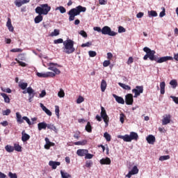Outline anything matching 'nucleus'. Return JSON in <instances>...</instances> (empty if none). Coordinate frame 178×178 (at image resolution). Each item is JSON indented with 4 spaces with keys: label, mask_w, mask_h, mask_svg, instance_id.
Wrapping results in <instances>:
<instances>
[{
    "label": "nucleus",
    "mask_w": 178,
    "mask_h": 178,
    "mask_svg": "<svg viewBox=\"0 0 178 178\" xmlns=\"http://www.w3.org/2000/svg\"><path fill=\"white\" fill-rule=\"evenodd\" d=\"M144 52L146 53L147 56L149 57V59L151 60H155L157 63H163V62H168V60H173V58L172 56H163L159 58H157L155 56V51L151 50L149 47H144L143 48Z\"/></svg>",
    "instance_id": "1"
},
{
    "label": "nucleus",
    "mask_w": 178,
    "mask_h": 178,
    "mask_svg": "<svg viewBox=\"0 0 178 178\" xmlns=\"http://www.w3.org/2000/svg\"><path fill=\"white\" fill-rule=\"evenodd\" d=\"M51 10V6H49L48 4H41L40 6H38L35 11V13H38V16L35 17V23L38 24L41 23V21L43 20L44 17L42 15H47L49 13Z\"/></svg>",
    "instance_id": "2"
},
{
    "label": "nucleus",
    "mask_w": 178,
    "mask_h": 178,
    "mask_svg": "<svg viewBox=\"0 0 178 178\" xmlns=\"http://www.w3.org/2000/svg\"><path fill=\"white\" fill-rule=\"evenodd\" d=\"M87 10V8L83 7L81 6H78L75 8L71 9L67 14L69 15V21L70 22H73L74 20V17L76 16H79L81 12H86Z\"/></svg>",
    "instance_id": "3"
},
{
    "label": "nucleus",
    "mask_w": 178,
    "mask_h": 178,
    "mask_svg": "<svg viewBox=\"0 0 178 178\" xmlns=\"http://www.w3.org/2000/svg\"><path fill=\"white\" fill-rule=\"evenodd\" d=\"M64 47H63V52L67 54L68 55L70 54H73L76 49L74 48V41L68 39L63 42Z\"/></svg>",
    "instance_id": "4"
},
{
    "label": "nucleus",
    "mask_w": 178,
    "mask_h": 178,
    "mask_svg": "<svg viewBox=\"0 0 178 178\" xmlns=\"http://www.w3.org/2000/svg\"><path fill=\"white\" fill-rule=\"evenodd\" d=\"M118 138H121L125 143H131L133 140L137 141L138 140V134L136 132L131 131L130 134H125L124 136L119 135Z\"/></svg>",
    "instance_id": "5"
},
{
    "label": "nucleus",
    "mask_w": 178,
    "mask_h": 178,
    "mask_svg": "<svg viewBox=\"0 0 178 178\" xmlns=\"http://www.w3.org/2000/svg\"><path fill=\"white\" fill-rule=\"evenodd\" d=\"M102 34L104 35H110V37H115L118 33L112 31L111 27L105 26L102 29Z\"/></svg>",
    "instance_id": "6"
},
{
    "label": "nucleus",
    "mask_w": 178,
    "mask_h": 178,
    "mask_svg": "<svg viewBox=\"0 0 178 178\" xmlns=\"http://www.w3.org/2000/svg\"><path fill=\"white\" fill-rule=\"evenodd\" d=\"M101 118H102L104 123H105V127H108V124L109 123V116H108V114H106V110H105V108L103 106L101 107Z\"/></svg>",
    "instance_id": "7"
},
{
    "label": "nucleus",
    "mask_w": 178,
    "mask_h": 178,
    "mask_svg": "<svg viewBox=\"0 0 178 178\" xmlns=\"http://www.w3.org/2000/svg\"><path fill=\"white\" fill-rule=\"evenodd\" d=\"M16 116H17V122L20 124H22V123L24 122V120H26V123H28L29 126H31V121H30V119H29V118L24 116L22 118V115H20V113L19 112L16 113Z\"/></svg>",
    "instance_id": "8"
},
{
    "label": "nucleus",
    "mask_w": 178,
    "mask_h": 178,
    "mask_svg": "<svg viewBox=\"0 0 178 178\" xmlns=\"http://www.w3.org/2000/svg\"><path fill=\"white\" fill-rule=\"evenodd\" d=\"M132 92L134 94V98H137V97H140V95L144 92V87L143 86H137L135 89L132 90Z\"/></svg>",
    "instance_id": "9"
},
{
    "label": "nucleus",
    "mask_w": 178,
    "mask_h": 178,
    "mask_svg": "<svg viewBox=\"0 0 178 178\" xmlns=\"http://www.w3.org/2000/svg\"><path fill=\"white\" fill-rule=\"evenodd\" d=\"M133 102H134V99H133V95L131 93L127 94L125 96V104L127 105H133Z\"/></svg>",
    "instance_id": "10"
},
{
    "label": "nucleus",
    "mask_w": 178,
    "mask_h": 178,
    "mask_svg": "<svg viewBox=\"0 0 178 178\" xmlns=\"http://www.w3.org/2000/svg\"><path fill=\"white\" fill-rule=\"evenodd\" d=\"M27 92L29 94V102H32L33 98H34V95H35L34 89H33L32 87H29V88H27Z\"/></svg>",
    "instance_id": "11"
},
{
    "label": "nucleus",
    "mask_w": 178,
    "mask_h": 178,
    "mask_svg": "<svg viewBox=\"0 0 178 178\" xmlns=\"http://www.w3.org/2000/svg\"><path fill=\"white\" fill-rule=\"evenodd\" d=\"M138 168L136 165L134 166L132 170L129 172V173L126 175V177L131 178L133 175H137L138 173Z\"/></svg>",
    "instance_id": "12"
},
{
    "label": "nucleus",
    "mask_w": 178,
    "mask_h": 178,
    "mask_svg": "<svg viewBox=\"0 0 178 178\" xmlns=\"http://www.w3.org/2000/svg\"><path fill=\"white\" fill-rule=\"evenodd\" d=\"M88 154V149H79L76 151V154L78 156H86Z\"/></svg>",
    "instance_id": "13"
},
{
    "label": "nucleus",
    "mask_w": 178,
    "mask_h": 178,
    "mask_svg": "<svg viewBox=\"0 0 178 178\" xmlns=\"http://www.w3.org/2000/svg\"><path fill=\"white\" fill-rule=\"evenodd\" d=\"M46 145H44L45 149H49L51 147H55V143L49 141V138H45Z\"/></svg>",
    "instance_id": "14"
},
{
    "label": "nucleus",
    "mask_w": 178,
    "mask_h": 178,
    "mask_svg": "<svg viewBox=\"0 0 178 178\" xmlns=\"http://www.w3.org/2000/svg\"><path fill=\"white\" fill-rule=\"evenodd\" d=\"M111 162L109 157L103 158L99 161L101 165H111Z\"/></svg>",
    "instance_id": "15"
},
{
    "label": "nucleus",
    "mask_w": 178,
    "mask_h": 178,
    "mask_svg": "<svg viewBox=\"0 0 178 178\" xmlns=\"http://www.w3.org/2000/svg\"><path fill=\"white\" fill-rule=\"evenodd\" d=\"M113 98H115L116 102L118 104H121L122 105H124V99L122 97H119L116 95L115 94L113 95Z\"/></svg>",
    "instance_id": "16"
},
{
    "label": "nucleus",
    "mask_w": 178,
    "mask_h": 178,
    "mask_svg": "<svg viewBox=\"0 0 178 178\" xmlns=\"http://www.w3.org/2000/svg\"><path fill=\"white\" fill-rule=\"evenodd\" d=\"M49 166H51L52 169H56V168H58V166L60 165V162L50 161L49 162Z\"/></svg>",
    "instance_id": "17"
},
{
    "label": "nucleus",
    "mask_w": 178,
    "mask_h": 178,
    "mask_svg": "<svg viewBox=\"0 0 178 178\" xmlns=\"http://www.w3.org/2000/svg\"><path fill=\"white\" fill-rule=\"evenodd\" d=\"M47 127V124L45 122H40L38 124V130H46Z\"/></svg>",
    "instance_id": "18"
},
{
    "label": "nucleus",
    "mask_w": 178,
    "mask_h": 178,
    "mask_svg": "<svg viewBox=\"0 0 178 178\" xmlns=\"http://www.w3.org/2000/svg\"><path fill=\"white\" fill-rule=\"evenodd\" d=\"M40 108L45 112L46 114L48 115V116H52V112L49 111L45 106L42 104V103H40Z\"/></svg>",
    "instance_id": "19"
},
{
    "label": "nucleus",
    "mask_w": 178,
    "mask_h": 178,
    "mask_svg": "<svg viewBox=\"0 0 178 178\" xmlns=\"http://www.w3.org/2000/svg\"><path fill=\"white\" fill-rule=\"evenodd\" d=\"M22 141H23V143H26V141H29V140H30V135L26 134L24 131L22 132Z\"/></svg>",
    "instance_id": "20"
},
{
    "label": "nucleus",
    "mask_w": 178,
    "mask_h": 178,
    "mask_svg": "<svg viewBox=\"0 0 178 178\" xmlns=\"http://www.w3.org/2000/svg\"><path fill=\"white\" fill-rule=\"evenodd\" d=\"M170 123V115H166L165 117L162 120V124L166 125Z\"/></svg>",
    "instance_id": "21"
},
{
    "label": "nucleus",
    "mask_w": 178,
    "mask_h": 178,
    "mask_svg": "<svg viewBox=\"0 0 178 178\" xmlns=\"http://www.w3.org/2000/svg\"><path fill=\"white\" fill-rule=\"evenodd\" d=\"M146 140L148 143V144H154L155 143V136L153 135H149L147 138Z\"/></svg>",
    "instance_id": "22"
},
{
    "label": "nucleus",
    "mask_w": 178,
    "mask_h": 178,
    "mask_svg": "<svg viewBox=\"0 0 178 178\" xmlns=\"http://www.w3.org/2000/svg\"><path fill=\"white\" fill-rule=\"evenodd\" d=\"M6 26H7L9 31H13L14 28H13V26H12V19H10V17L8 18Z\"/></svg>",
    "instance_id": "23"
},
{
    "label": "nucleus",
    "mask_w": 178,
    "mask_h": 178,
    "mask_svg": "<svg viewBox=\"0 0 178 178\" xmlns=\"http://www.w3.org/2000/svg\"><path fill=\"white\" fill-rule=\"evenodd\" d=\"M106 86H107L106 81L104 79H102L101 82V86H100L101 90L102 92H105V90H106Z\"/></svg>",
    "instance_id": "24"
},
{
    "label": "nucleus",
    "mask_w": 178,
    "mask_h": 178,
    "mask_svg": "<svg viewBox=\"0 0 178 178\" xmlns=\"http://www.w3.org/2000/svg\"><path fill=\"white\" fill-rule=\"evenodd\" d=\"M1 97H3L4 102L6 104H10V99L9 98V96L6 93H1Z\"/></svg>",
    "instance_id": "25"
},
{
    "label": "nucleus",
    "mask_w": 178,
    "mask_h": 178,
    "mask_svg": "<svg viewBox=\"0 0 178 178\" xmlns=\"http://www.w3.org/2000/svg\"><path fill=\"white\" fill-rule=\"evenodd\" d=\"M165 87H166V83L165 81L160 83L161 94L163 95L165 94Z\"/></svg>",
    "instance_id": "26"
},
{
    "label": "nucleus",
    "mask_w": 178,
    "mask_h": 178,
    "mask_svg": "<svg viewBox=\"0 0 178 178\" xmlns=\"http://www.w3.org/2000/svg\"><path fill=\"white\" fill-rule=\"evenodd\" d=\"M5 149L7 152H13L15 151L14 146H12L10 145H7L5 146Z\"/></svg>",
    "instance_id": "27"
},
{
    "label": "nucleus",
    "mask_w": 178,
    "mask_h": 178,
    "mask_svg": "<svg viewBox=\"0 0 178 178\" xmlns=\"http://www.w3.org/2000/svg\"><path fill=\"white\" fill-rule=\"evenodd\" d=\"M85 130H86L88 131V133L92 132V127L91 126V123L90 122H87V124L85 127Z\"/></svg>",
    "instance_id": "28"
},
{
    "label": "nucleus",
    "mask_w": 178,
    "mask_h": 178,
    "mask_svg": "<svg viewBox=\"0 0 178 178\" xmlns=\"http://www.w3.org/2000/svg\"><path fill=\"white\" fill-rule=\"evenodd\" d=\"M118 84L120 87H122V88H123L124 90H127L128 91H130V90H131V87L129 86V85H126L122 83H118Z\"/></svg>",
    "instance_id": "29"
},
{
    "label": "nucleus",
    "mask_w": 178,
    "mask_h": 178,
    "mask_svg": "<svg viewBox=\"0 0 178 178\" xmlns=\"http://www.w3.org/2000/svg\"><path fill=\"white\" fill-rule=\"evenodd\" d=\"M14 150L17 152H22V146L19 143H14Z\"/></svg>",
    "instance_id": "30"
},
{
    "label": "nucleus",
    "mask_w": 178,
    "mask_h": 178,
    "mask_svg": "<svg viewBox=\"0 0 178 178\" xmlns=\"http://www.w3.org/2000/svg\"><path fill=\"white\" fill-rule=\"evenodd\" d=\"M87 140H83L82 141H78L74 143V145H86Z\"/></svg>",
    "instance_id": "31"
},
{
    "label": "nucleus",
    "mask_w": 178,
    "mask_h": 178,
    "mask_svg": "<svg viewBox=\"0 0 178 178\" xmlns=\"http://www.w3.org/2000/svg\"><path fill=\"white\" fill-rule=\"evenodd\" d=\"M170 85L172 86V88H176V87H177V81H176V79L171 80Z\"/></svg>",
    "instance_id": "32"
},
{
    "label": "nucleus",
    "mask_w": 178,
    "mask_h": 178,
    "mask_svg": "<svg viewBox=\"0 0 178 178\" xmlns=\"http://www.w3.org/2000/svg\"><path fill=\"white\" fill-rule=\"evenodd\" d=\"M28 86H29V83H21L19 84V87L21 90H26Z\"/></svg>",
    "instance_id": "33"
},
{
    "label": "nucleus",
    "mask_w": 178,
    "mask_h": 178,
    "mask_svg": "<svg viewBox=\"0 0 178 178\" xmlns=\"http://www.w3.org/2000/svg\"><path fill=\"white\" fill-rule=\"evenodd\" d=\"M56 10H60V13H66V8L62 6L57 7Z\"/></svg>",
    "instance_id": "34"
},
{
    "label": "nucleus",
    "mask_w": 178,
    "mask_h": 178,
    "mask_svg": "<svg viewBox=\"0 0 178 178\" xmlns=\"http://www.w3.org/2000/svg\"><path fill=\"white\" fill-rule=\"evenodd\" d=\"M47 129L49 130H53V131H55L56 133V127L54 126L52 124H47Z\"/></svg>",
    "instance_id": "35"
},
{
    "label": "nucleus",
    "mask_w": 178,
    "mask_h": 178,
    "mask_svg": "<svg viewBox=\"0 0 178 178\" xmlns=\"http://www.w3.org/2000/svg\"><path fill=\"white\" fill-rule=\"evenodd\" d=\"M60 175L63 178H69L72 177V175H69L67 172H64L63 171H60Z\"/></svg>",
    "instance_id": "36"
},
{
    "label": "nucleus",
    "mask_w": 178,
    "mask_h": 178,
    "mask_svg": "<svg viewBox=\"0 0 178 178\" xmlns=\"http://www.w3.org/2000/svg\"><path fill=\"white\" fill-rule=\"evenodd\" d=\"M168 159H170V156L166 155V156H161L159 157V161H168Z\"/></svg>",
    "instance_id": "37"
},
{
    "label": "nucleus",
    "mask_w": 178,
    "mask_h": 178,
    "mask_svg": "<svg viewBox=\"0 0 178 178\" xmlns=\"http://www.w3.org/2000/svg\"><path fill=\"white\" fill-rule=\"evenodd\" d=\"M58 64H55L54 63H49V70H52V72H54V70H55V69H56V67H55L54 66H57Z\"/></svg>",
    "instance_id": "38"
},
{
    "label": "nucleus",
    "mask_w": 178,
    "mask_h": 178,
    "mask_svg": "<svg viewBox=\"0 0 178 178\" xmlns=\"http://www.w3.org/2000/svg\"><path fill=\"white\" fill-rule=\"evenodd\" d=\"M149 16H151L152 17H156V16H158V13L155 10H151L149 12Z\"/></svg>",
    "instance_id": "39"
},
{
    "label": "nucleus",
    "mask_w": 178,
    "mask_h": 178,
    "mask_svg": "<svg viewBox=\"0 0 178 178\" xmlns=\"http://www.w3.org/2000/svg\"><path fill=\"white\" fill-rule=\"evenodd\" d=\"M15 60L19 63V66H22V67H26L27 66V64L23 61L19 60L17 58H15Z\"/></svg>",
    "instance_id": "40"
},
{
    "label": "nucleus",
    "mask_w": 178,
    "mask_h": 178,
    "mask_svg": "<svg viewBox=\"0 0 178 178\" xmlns=\"http://www.w3.org/2000/svg\"><path fill=\"white\" fill-rule=\"evenodd\" d=\"M104 137L106 140V141H111V135L108 134V132H105L104 134Z\"/></svg>",
    "instance_id": "41"
},
{
    "label": "nucleus",
    "mask_w": 178,
    "mask_h": 178,
    "mask_svg": "<svg viewBox=\"0 0 178 178\" xmlns=\"http://www.w3.org/2000/svg\"><path fill=\"white\" fill-rule=\"evenodd\" d=\"M85 166L86 168H90L91 166H92V161L91 160L86 161Z\"/></svg>",
    "instance_id": "42"
},
{
    "label": "nucleus",
    "mask_w": 178,
    "mask_h": 178,
    "mask_svg": "<svg viewBox=\"0 0 178 178\" xmlns=\"http://www.w3.org/2000/svg\"><path fill=\"white\" fill-rule=\"evenodd\" d=\"M38 77H48V74L47 73H41V72H37Z\"/></svg>",
    "instance_id": "43"
},
{
    "label": "nucleus",
    "mask_w": 178,
    "mask_h": 178,
    "mask_svg": "<svg viewBox=\"0 0 178 178\" xmlns=\"http://www.w3.org/2000/svg\"><path fill=\"white\" fill-rule=\"evenodd\" d=\"M92 45V42H87L86 43H83L81 44L82 48H86V47H91Z\"/></svg>",
    "instance_id": "44"
},
{
    "label": "nucleus",
    "mask_w": 178,
    "mask_h": 178,
    "mask_svg": "<svg viewBox=\"0 0 178 178\" xmlns=\"http://www.w3.org/2000/svg\"><path fill=\"white\" fill-rule=\"evenodd\" d=\"M56 35H59V29H54L51 33V37H56Z\"/></svg>",
    "instance_id": "45"
},
{
    "label": "nucleus",
    "mask_w": 178,
    "mask_h": 178,
    "mask_svg": "<svg viewBox=\"0 0 178 178\" xmlns=\"http://www.w3.org/2000/svg\"><path fill=\"white\" fill-rule=\"evenodd\" d=\"M88 54H89V56H90V58H95V56H97V52H95L94 51H89Z\"/></svg>",
    "instance_id": "46"
},
{
    "label": "nucleus",
    "mask_w": 178,
    "mask_h": 178,
    "mask_svg": "<svg viewBox=\"0 0 178 178\" xmlns=\"http://www.w3.org/2000/svg\"><path fill=\"white\" fill-rule=\"evenodd\" d=\"M126 118V115H124V113L120 114V121L121 123H124V118Z\"/></svg>",
    "instance_id": "47"
},
{
    "label": "nucleus",
    "mask_w": 178,
    "mask_h": 178,
    "mask_svg": "<svg viewBox=\"0 0 178 178\" xmlns=\"http://www.w3.org/2000/svg\"><path fill=\"white\" fill-rule=\"evenodd\" d=\"M81 102H84V97L79 96L76 99V104H81Z\"/></svg>",
    "instance_id": "48"
},
{
    "label": "nucleus",
    "mask_w": 178,
    "mask_h": 178,
    "mask_svg": "<svg viewBox=\"0 0 178 178\" xmlns=\"http://www.w3.org/2000/svg\"><path fill=\"white\" fill-rule=\"evenodd\" d=\"M58 96L60 97V98H63V97H65V91H63V90H60L58 93Z\"/></svg>",
    "instance_id": "49"
},
{
    "label": "nucleus",
    "mask_w": 178,
    "mask_h": 178,
    "mask_svg": "<svg viewBox=\"0 0 178 178\" xmlns=\"http://www.w3.org/2000/svg\"><path fill=\"white\" fill-rule=\"evenodd\" d=\"M15 5H16V6H17V8H20V6H22V5H24V3H23V1H19L16 0L15 1Z\"/></svg>",
    "instance_id": "50"
},
{
    "label": "nucleus",
    "mask_w": 178,
    "mask_h": 178,
    "mask_svg": "<svg viewBox=\"0 0 178 178\" xmlns=\"http://www.w3.org/2000/svg\"><path fill=\"white\" fill-rule=\"evenodd\" d=\"M92 158H94V155L88 152L85 156V159H92Z\"/></svg>",
    "instance_id": "51"
},
{
    "label": "nucleus",
    "mask_w": 178,
    "mask_h": 178,
    "mask_svg": "<svg viewBox=\"0 0 178 178\" xmlns=\"http://www.w3.org/2000/svg\"><path fill=\"white\" fill-rule=\"evenodd\" d=\"M64 42H63V39H62V38H59V39H57V40H54V44H62V43H63Z\"/></svg>",
    "instance_id": "52"
},
{
    "label": "nucleus",
    "mask_w": 178,
    "mask_h": 178,
    "mask_svg": "<svg viewBox=\"0 0 178 178\" xmlns=\"http://www.w3.org/2000/svg\"><path fill=\"white\" fill-rule=\"evenodd\" d=\"M3 115L4 116H9V115H10V109L7 108L6 111H3Z\"/></svg>",
    "instance_id": "53"
},
{
    "label": "nucleus",
    "mask_w": 178,
    "mask_h": 178,
    "mask_svg": "<svg viewBox=\"0 0 178 178\" xmlns=\"http://www.w3.org/2000/svg\"><path fill=\"white\" fill-rule=\"evenodd\" d=\"M45 95H47V92L45 91V90H42L41 93L39 95V97L44 98V97H45Z\"/></svg>",
    "instance_id": "54"
},
{
    "label": "nucleus",
    "mask_w": 178,
    "mask_h": 178,
    "mask_svg": "<svg viewBox=\"0 0 178 178\" xmlns=\"http://www.w3.org/2000/svg\"><path fill=\"white\" fill-rule=\"evenodd\" d=\"M111 65V61L110 60H104L103 63V66L104 67H108Z\"/></svg>",
    "instance_id": "55"
},
{
    "label": "nucleus",
    "mask_w": 178,
    "mask_h": 178,
    "mask_svg": "<svg viewBox=\"0 0 178 178\" xmlns=\"http://www.w3.org/2000/svg\"><path fill=\"white\" fill-rule=\"evenodd\" d=\"M8 176L10 178H17V175H16V173H13L12 172L8 173Z\"/></svg>",
    "instance_id": "56"
},
{
    "label": "nucleus",
    "mask_w": 178,
    "mask_h": 178,
    "mask_svg": "<svg viewBox=\"0 0 178 178\" xmlns=\"http://www.w3.org/2000/svg\"><path fill=\"white\" fill-rule=\"evenodd\" d=\"M55 112H56V115L57 118H59V112H60L59 106H55Z\"/></svg>",
    "instance_id": "57"
},
{
    "label": "nucleus",
    "mask_w": 178,
    "mask_h": 178,
    "mask_svg": "<svg viewBox=\"0 0 178 178\" xmlns=\"http://www.w3.org/2000/svg\"><path fill=\"white\" fill-rule=\"evenodd\" d=\"M118 33H126V29H124L123 26H119Z\"/></svg>",
    "instance_id": "58"
},
{
    "label": "nucleus",
    "mask_w": 178,
    "mask_h": 178,
    "mask_svg": "<svg viewBox=\"0 0 178 178\" xmlns=\"http://www.w3.org/2000/svg\"><path fill=\"white\" fill-rule=\"evenodd\" d=\"M79 34H80L81 35H82V37H83L84 38H87V37H88L87 33H86V31H81L79 32Z\"/></svg>",
    "instance_id": "59"
},
{
    "label": "nucleus",
    "mask_w": 178,
    "mask_h": 178,
    "mask_svg": "<svg viewBox=\"0 0 178 178\" xmlns=\"http://www.w3.org/2000/svg\"><path fill=\"white\" fill-rule=\"evenodd\" d=\"M10 52H23V49L19 48L13 49L10 50Z\"/></svg>",
    "instance_id": "60"
},
{
    "label": "nucleus",
    "mask_w": 178,
    "mask_h": 178,
    "mask_svg": "<svg viewBox=\"0 0 178 178\" xmlns=\"http://www.w3.org/2000/svg\"><path fill=\"white\" fill-rule=\"evenodd\" d=\"M134 62L133 57H129L127 60V65H131Z\"/></svg>",
    "instance_id": "61"
},
{
    "label": "nucleus",
    "mask_w": 178,
    "mask_h": 178,
    "mask_svg": "<svg viewBox=\"0 0 178 178\" xmlns=\"http://www.w3.org/2000/svg\"><path fill=\"white\" fill-rule=\"evenodd\" d=\"M46 74H47V77H55V76H56L54 72H47Z\"/></svg>",
    "instance_id": "62"
},
{
    "label": "nucleus",
    "mask_w": 178,
    "mask_h": 178,
    "mask_svg": "<svg viewBox=\"0 0 178 178\" xmlns=\"http://www.w3.org/2000/svg\"><path fill=\"white\" fill-rule=\"evenodd\" d=\"M100 5H106L108 3V0H99Z\"/></svg>",
    "instance_id": "63"
},
{
    "label": "nucleus",
    "mask_w": 178,
    "mask_h": 178,
    "mask_svg": "<svg viewBox=\"0 0 178 178\" xmlns=\"http://www.w3.org/2000/svg\"><path fill=\"white\" fill-rule=\"evenodd\" d=\"M170 98L177 104H178V97L175 96H170Z\"/></svg>",
    "instance_id": "64"
}]
</instances>
